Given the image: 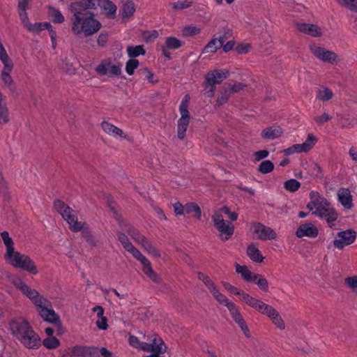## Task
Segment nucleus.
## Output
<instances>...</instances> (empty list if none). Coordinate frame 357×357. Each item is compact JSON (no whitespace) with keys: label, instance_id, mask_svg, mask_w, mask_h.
<instances>
[{"label":"nucleus","instance_id":"f257e3e1","mask_svg":"<svg viewBox=\"0 0 357 357\" xmlns=\"http://www.w3.org/2000/svg\"><path fill=\"white\" fill-rule=\"evenodd\" d=\"M198 278L203 282L213 298L220 305L227 307L233 320L241 328L244 335L248 338L250 337V332L238 307L220 291V289L208 276L202 273H199Z\"/></svg>","mask_w":357,"mask_h":357},{"label":"nucleus","instance_id":"f03ea898","mask_svg":"<svg viewBox=\"0 0 357 357\" xmlns=\"http://www.w3.org/2000/svg\"><path fill=\"white\" fill-rule=\"evenodd\" d=\"M13 284L26 296L34 305L41 318L50 323H56L59 317L52 308L51 303L36 289L28 286L22 279L16 278L13 280Z\"/></svg>","mask_w":357,"mask_h":357},{"label":"nucleus","instance_id":"7ed1b4c3","mask_svg":"<svg viewBox=\"0 0 357 357\" xmlns=\"http://www.w3.org/2000/svg\"><path fill=\"white\" fill-rule=\"evenodd\" d=\"M1 238L6 248L3 258L9 265L23 269L32 275L38 273L34 261L28 255L17 251L14 247V242L8 231L1 233Z\"/></svg>","mask_w":357,"mask_h":357},{"label":"nucleus","instance_id":"20e7f679","mask_svg":"<svg viewBox=\"0 0 357 357\" xmlns=\"http://www.w3.org/2000/svg\"><path fill=\"white\" fill-rule=\"evenodd\" d=\"M309 197L310 200L307 204V208L313 215L325 220L329 227L334 228L335 221L339 217L336 209L317 191L312 190Z\"/></svg>","mask_w":357,"mask_h":357},{"label":"nucleus","instance_id":"39448f33","mask_svg":"<svg viewBox=\"0 0 357 357\" xmlns=\"http://www.w3.org/2000/svg\"><path fill=\"white\" fill-rule=\"evenodd\" d=\"M309 197L310 200L307 204V208L313 215L325 220L329 227L334 228L335 221L339 217L336 209L317 191L312 190Z\"/></svg>","mask_w":357,"mask_h":357},{"label":"nucleus","instance_id":"423d86ee","mask_svg":"<svg viewBox=\"0 0 357 357\" xmlns=\"http://www.w3.org/2000/svg\"><path fill=\"white\" fill-rule=\"evenodd\" d=\"M12 334L27 349H37L40 346V339L33 331L29 323L24 319H16L9 323Z\"/></svg>","mask_w":357,"mask_h":357},{"label":"nucleus","instance_id":"0eeeda50","mask_svg":"<svg viewBox=\"0 0 357 357\" xmlns=\"http://www.w3.org/2000/svg\"><path fill=\"white\" fill-rule=\"evenodd\" d=\"M72 32L75 36H93L101 28V23L91 13L75 11L72 17Z\"/></svg>","mask_w":357,"mask_h":357},{"label":"nucleus","instance_id":"6e6552de","mask_svg":"<svg viewBox=\"0 0 357 357\" xmlns=\"http://www.w3.org/2000/svg\"><path fill=\"white\" fill-rule=\"evenodd\" d=\"M119 240L123 246V248L130 252L132 255L139 261L143 266V272L147 275L151 280L155 282H160V278L156 273L153 271L151 268V263L149 259L144 256L137 248H135L132 244L129 241L128 237L124 234H119Z\"/></svg>","mask_w":357,"mask_h":357},{"label":"nucleus","instance_id":"1a4fd4ad","mask_svg":"<svg viewBox=\"0 0 357 357\" xmlns=\"http://www.w3.org/2000/svg\"><path fill=\"white\" fill-rule=\"evenodd\" d=\"M54 206L63 219L67 222L72 231L78 232L81 231L84 226V222L78 221L77 211L61 200H56L54 202Z\"/></svg>","mask_w":357,"mask_h":357},{"label":"nucleus","instance_id":"9d476101","mask_svg":"<svg viewBox=\"0 0 357 357\" xmlns=\"http://www.w3.org/2000/svg\"><path fill=\"white\" fill-rule=\"evenodd\" d=\"M258 312L266 315L280 330H284L286 325L280 313L273 306L268 305L262 301L257 298L251 307Z\"/></svg>","mask_w":357,"mask_h":357},{"label":"nucleus","instance_id":"9b49d317","mask_svg":"<svg viewBox=\"0 0 357 357\" xmlns=\"http://www.w3.org/2000/svg\"><path fill=\"white\" fill-rule=\"evenodd\" d=\"M229 71L226 69H215L209 71L205 77L206 95L213 97L215 91V85L220 84L229 77Z\"/></svg>","mask_w":357,"mask_h":357},{"label":"nucleus","instance_id":"f8f14e48","mask_svg":"<svg viewBox=\"0 0 357 357\" xmlns=\"http://www.w3.org/2000/svg\"><path fill=\"white\" fill-rule=\"evenodd\" d=\"M190 99V96L186 94L179 105L181 117L177 122V136L181 139L185 137L190 123V115L188 111Z\"/></svg>","mask_w":357,"mask_h":357},{"label":"nucleus","instance_id":"ddd939ff","mask_svg":"<svg viewBox=\"0 0 357 357\" xmlns=\"http://www.w3.org/2000/svg\"><path fill=\"white\" fill-rule=\"evenodd\" d=\"M215 228L219 232L222 241L229 240L234 233V226L231 222L225 220L220 212H215L212 216Z\"/></svg>","mask_w":357,"mask_h":357},{"label":"nucleus","instance_id":"4468645a","mask_svg":"<svg viewBox=\"0 0 357 357\" xmlns=\"http://www.w3.org/2000/svg\"><path fill=\"white\" fill-rule=\"evenodd\" d=\"M254 237L261 241H271L277 238V233L271 227L260 222H252L250 228Z\"/></svg>","mask_w":357,"mask_h":357},{"label":"nucleus","instance_id":"2eb2a0df","mask_svg":"<svg viewBox=\"0 0 357 357\" xmlns=\"http://www.w3.org/2000/svg\"><path fill=\"white\" fill-rule=\"evenodd\" d=\"M317 142V137L313 134L309 133L307 136L306 140L303 143L294 144L293 146L285 149L283 151V153L287 155L294 153H307L314 146Z\"/></svg>","mask_w":357,"mask_h":357},{"label":"nucleus","instance_id":"dca6fc26","mask_svg":"<svg viewBox=\"0 0 357 357\" xmlns=\"http://www.w3.org/2000/svg\"><path fill=\"white\" fill-rule=\"evenodd\" d=\"M95 70L100 76H119L121 73V65L115 63L110 59H105L96 66Z\"/></svg>","mask_w":357,"mask_h":357},{"label":"nucleus","instance_id":"f3484780","mask_svg":"<svg viewBox=\"0 0 357 357\" xmlns=\"http://www.w3.org/2000/svg\"><path fill=\"white\" fill-rule=\"evenodd\" d=\"M356 238V233L354 230L349 229L339 231L333 241L334 246L340 250L345 246L353 243Z\"/></svg>","mask_w":357,"mask_h":357},{"label":"nucleus","instance_id":"a211bd4d","mask_svg":"<svg viewBox=\"0 0 357 357\" xmlns=\"http://www.w3.org/2000/svg\"><path fill=\"white\" fill-rule=\"evenodd\" d=\"M221 284L229 293L238 296L241 302L244 303L250 307L252 305H253L254 303L257 300V298L246 293L243 290L238 289L228 282L222 281L221 282Z\"/></svg>","mask_w":357,"mask_h":357},{"label":"nucleus","instance_id":"6ab92c4d","mask_svg":"<svg viewBox=\"0 0 357 357\" xmlns=\"http://www.w3.org/2000/svg\"><path fill=\"white\" fill-rule=\"evenodd\" d=\"M312 53L319 60L333 64L336 62L337 54L331 50L317 45L310 47Z\"/></svg>","mask_w":357,"mask_h":357},{"label":"nucleus","instance_id":"aec40b11","mask_svg":"<svg viewBox=\"0 0 357 357\" xmlns=\"http://www.w3.org/2000/svg\"><path fill=\"white\" fill-rule=\"evenodd\" d=\"M100 127L104 132L115 139L128 140L130 139L128 135L124 132L121 128L108 121H102L100 124Z\"/></svg>","mask_w":357,"mask_h":357},{"label":"nucleus","instance_id":"412c9836","mask_svg":"<svg viewBox=\"0 0 357 357\" xmlns=\"http://www.w3.org/2000/svg\"><path fill=\"white\" fill-rule=\"evenodd\" d=\"M319 234V229L314 223L307 222L301 225L296 231L298 238L307 237L314 238Z\"/></svg>","mask_w":357,"mask_h":357},{"label":"nucleus","instance_id":"4be33fe9","mask_svg":"<svg viewBox=\"0 0 357 357\" xmlns=\"http://www.w3.org/2000/svg\"><path fill=\"white\" fill-rule=\"evenodd\" d=\"M98 348L87 346H75L68 349V357H89L95 356Z\"/></svg>","mask_w":357,"mask_h":357},{"label":"nucleus","instance_id":"5701e85b","mask_svg":"<svg viewBox=\"0 0 357 357\" xmlns=\"http://www.w3.org/2000/svg\"><path fill=\"white\" fill-rule=\"evenodd\" d=\"M150 343H147L149 350L146 352H152L158 354H163L167 351V347L162 339L158 335H153L150 338Z\"/></svg>","mask_w":357,"mask_h":357},{"label":"nucleus","instance_id":"b1692460","mask_svg":"<svg viewBox=\"0 0 357 357\" xmlns=\"http://www.w3.org/2000/svg\"><path fill=\"white\" fill-rule=\"evenodd\" d=\"M337 200L346 209L353 207V199L351 192L348 188H341L337 192Z\"/></svg>","mask_w":357,"mask_h":357},{"label":"nucleus","instance_id":"393cba45","mask_svg":"<svg viewBox=\"0 0 357 357\" xmlns=\"http://www.w3.org/2000/svg\"><path fill=\"white\" fill-rule=\"evenodd\" d=\"M299 31L310 35L313 37H317L321 35V29L315 24L307 23H298L296 25Z\"/></svg>","mask_w":357,"mask_h":357},{"label":"nucleus","instance_id":"a878e982","mask_svg":"<svg viewBox=\"0 0 357 357\" xmlns=\"http://www.w3.org/2000/svg\"><path fill=\"white\" fill-rule=\"evenodd\" d=\"M282 133L283 130L280 126H273L264 129L261 136L264 139L273 140L280 137Z\"/></svg>","mask_w":357,"mask_h":357},{"label":"nucleus","instance_id":"bb28decb","mask_svg":"<svg viewBox=\"0 0 357 357\" xmlns=\"http://www.w3.org/2000/svg\"><path fill=\"white\" fill-rule=\"evenodd\" d=\"M13 70H1L0 78L3 83V86L10 90L13 91L15 88V83L11 76Z\"/></svg>","mask_w":357,"mask_h":357},{"label":"nucleus","instance_id":"cd10ccee","mask_svg":"<svg viewBox=\"0 0 357 357\" xmlns=\"http://www.w3.org/2000/svg\"><path fill=\"white\" fill-rule=\"evenodd\" d=\"M247 255L252 261L257 263L262 262L264 259L255 243H251L248 246Z\"/></svg>","mask_w":357,"mask_h":357},{"label":"nucleus","instance_id":"c85d7f7f","mask_svg":"<svg viewBox=\"0 0 357 357\" xmlns=\"http://www.w3.org/2000/svg\"><path fill=\"white\" fill-rule=\"evenodd\" d=\"M98 4L105 11L107 17L110 18L114 17L117 9L114 3L109 0H98Z\"/></svg>","mask_w":357,"mask_h":357},{"label":"nucleus","instance_id":"c756f323","mask_svg":"<svg viewBox=\"0 0 357 357\" xmlns=\"http://www.w3.org/2000/svg\"><path fill=\"white\" fill-rule=\"evenodd\" d=\"M223 43L222 38H213L204 47L202 53H215L222 46Z\"/></svg>","mask_w":357,"mask_h":357},{"label":"nucleus","instance_id":"7c9ffc66","mask_svg":"<svg viewBox=\"0 0 357 357\" xmlns=\"http://www.w3.org/2000/svg\"><path fill=\"white\" fill-rule=\"evenodd\" d=\"M236 271L241 275L243 280L252 282L256 276V273L252 272L246 266L236 265Z\"/></svg>","mask_w":357,"mask_h":357},{"label":"nucleus","instance_id":"2f4dec72","mask_svg":"<svg viewBox=\"0 0 357 357\" xmlns=\"http://www.w3.org/2000/svg\"><path fill=\"white\" fill-rule=\"evenodd\" d=\"M52 24L50 22H36V23H30L29 26L26 28V29L32 33H39L42 31L47 29L48 30Z\"/></svg>","mask_w":357,"mask_h":357},{"label":"nucleus","instance_id":"473e14b6","mask_svg":"<svg viewBox=\"0 0 357 357\" xmlns=\"http://www.w3.org/2000/svg\"><path fill=\"white\" fill-rule=\"evenodd\" d=\"M82 235L84 238L86 239V242L91 246H96L98 243V238L94 236L91 229L84 222V226L81 229Z\"/></svg>","mask_w":357,"mask_h":357},{"label":"nucleus","instance_id":"72a5a7b5","mask_svg":"<svg viewBox=\"0 0 357 357\" xmlns=\"http://www.w3.org/2000/svg\"><path fill=\"white\" fill-rule=\"evenodd\" d=\"M48 15L54 23L61 24L65 21V17L61 12L53 6L48 7Z\"/></svg>","mask_w":357,"mask_h":357},{"label":"nucleus","instance_id":"f704fd0d","mask_svg":"<svg viewBox=\"0 0 357 357\" xmlns=\"http://www.w3.org/2000/svg\"><path fill=\"white\" fill-rule=\"evenodd\" d=\"M128 342L132 347L138 350H142L144 351H146V350H149L147 343L140 342L136 336L129 335Z\"/></svg>","mask_w":357,"mask_h":357},{"label":"nucleus","instance_id":"c9c22d12","mask_svg":"<svg viewBox=\"0 0 357 357\" xmlns=\"http://www.w3.org/2000/svg\"><path fill=\"white\" fill-rule=\"evenodd\" d=\"M181 31L183 37L188 38L199 34L201 29L197 26L188 25L183 26Z\"/></svg>","mask_w":357,"mask_h":357},{"label":"nucleus","instance_id":"e433bc0d","mask_svg":"<svg viewBox=\"0 0 357 357\" xmlns=\"http://www.w3.org/2000/svg\"><path fill=\"white\" fill-rule=\"evenodd\" d=\"M135 11V6L132 1L126 0L123 2L122 8L123 17H129L132 16Z\"/></svg>","mask_w":357,"mask_h":357},{"label":"nucleus","instance_id":"4c0bfd02","mask_svg":"<svg viewBox=\"0 0 357 357\" xmlns=\"http://www.w3.org/2000/svg\"><path fill=\"white\" fill-rule=\"evenodd\" d=\"M195 213L197 220L201 219L202 211L200 207L195 203L190 202L185 204V214Z\"/></svg>","mask_w":357,"mask_h":357},{"label":"nucleus","instance_id":"58836bf2","mask_svg":"<svg viewBox=\"0 0 357 357\" xmlns=\"http://www.w3.org/2000/svg\"><path fill=\"white\" fill-rule=\"evenodd\" d=\"M128 234L137 243L140 244L142 247L149 241L144 236L141 234L135 228H130L128 230Z\"/></svg>","mask_w":357,"mask_h":357},{"label":"nucleus","instance_id":"ea45409f","mask_svg":"<svg viewBox=\"0 0 357 357\" xmlns=\"http://www.w3.org/2000/svg\"><path fill=\"white\" fill-rule=\"evenodd\" d=\"M59 68L66 73L73 75L75 73V68L67 59H61L59 63Z\"/></svg>","mask_w":357,"mask_h":357},{"label":"nucleus","instance_id":"a19ab883","mask_svg":"<svg viewBox=\"0 0 357 357\" xmlns=\"http://www.w3.org/2000/svg\"><path fill=\"white\" fill-rule=\"evenodd\" d=\"M128 55L130 58H135L140 55H144L145 51L142 45H137L135 47L129 46L127 48Z\"/></svg>","mask_w":357,"mask_h":357},{"label":"nucleus","instance_id":"79ce46f5","mask_svg":"<svg viewBox=\"0 0 357 357\" xmlns=\"http://www.w3.org/2000/svg\"><path fill=\"white\" fill-rule=\"evenodd\" d=\"M333 97V93L328 88H321L317 91V98L322 101H328Z\"/></svg>","mask_w":357,"mask_h":357},{"label":"nucleus","instance_id":"37998d69","mask_svg":"<svg viewBox=\"0 0 357 357\" xmlns=\"http://www.w3.org/2000/svg\"><path fill=\"white\" fill-rule=\"evenodd\" d=\"M252 282L257 284L263 291L267 292L268 291V282L263 275L257 274Z\"/></svg>","mask_w":357,"mask_h":357},{"label":"nucleus","instance_id":"c03bdc74","mask_svg":"<svg viewBox=\"0 0 357 357\" xmlns=\"http://www.w3.org/2000/svg\"><path fill=\"white\" fill-rule=\"evenodd\" d=\"M301 187V183L294 178H291L284 182V188L286 190L294 192Z\"/></svg>","mask_w":357,"mask_h":357},{"label":"nucleus","instance_id":"a18cd8bd","mask_svg":"<svg viewBox=\"0 0 357 357\" xmlns=\"http://www.w3.org/2000/svg\"><path fill=\"white\" fill-rule=\"evenodd\" d=\"M166 46L170 50H177L181 46V42L175 37H167L165 40Z\"/></svg>","mask_w":357,"mask_h":357},{"label":"nucleus","instance_id":"49530a36","mask_svg":"<svg viewBox=\"0 0 357 357\" xmlns=\"http://www.w3.org/2000/svg\"><path fill=\"white\" fill-rule=\"evenodd\" d=\"M273 163L270 160H264L259 165V171L262 174H268L273 171Z\"/></svg>","mask_w":357,"mask_h":357},{"label":"nucleus","instance_id":"de8ad7c7","mask_svg":"<svg viewBox=\"0 0 357 357\" xmlns=\"http://www.w3.org/2000/svg\"><path fill=\"white\" fill-rule=\"evenodd\" d=\"M344 284L349 289H351L354 293L357 294V276L356 275L347 277L344 279Z\"/></svg>","mask_w":357,"mask_h":357},{"label":"nucleus","instance_id":"09e8293b","mask_svg":"<svg viewBox=\"0 0 357 357\" xmlns=\"http://www.w3.org/2000/svg\"><path fill=\"white\" fill-rule=\"evenodd\" d=\"M59 340L55 337H50L43 340V345L48 349H54L59 347Z\"/></svg>","mask_w":357,"mask_h":357},{"label":"nucleus","instance_id":"8fccbe9b","mask_svg":"<svg viewBox=\"0 0 357 357\" xmlns=\"http://www.w3.org/2000/svg\"><path fill=\"white\" fill-rule=\"evenodd\" d=\"M231 93L227 89V88L224 85L222 88V90L220 91V94L219 95L218 99H217V104L218 105H222L224 103H225L227 100L229 99V94Z\"/></svg>","mask_w":357,"mask_h":357},{"label":"nucleus","instance_id":"3c124183","mask_svg":"<svg viewBox=\"0 0 357 357\" xmlns=\"http://www.w3.org/2000/svg\"><path fill=\"white\" fill-rule=\"evenodd\" d=\"M139 61L137 59H130L126 66V71L129 75H132L134 73L135 70L139 66Z\"/></svg>","mask_w":357,"mask_h":357},{"label":"nucleus","instance_id":"603ef678","mask_svg":"<svg viewBox=\"0 0 357 357\" xmlns=\"http://www.w3.org/2000/svg\"><path fill=\"white\" fill-rule=\"evenodd\" d=\"M339 3L343 5L353 12H357V0H336Z\"/></svg>","mask_w":357,"mask_h":357},{"label":"nucleus","instance_id":"864d4df0","mask_svg":"<svg viewBox=\"0 0 357 357\" xmlns=\"http://www.w3.org/2000/svg\"><path fill=\"white\" fill-rule=\"evenodd\" d=\"M9 121V112L7 105L0 107V124H6Z\"/></svg>","mask_w":357,"mask_h":357},{"label":"nucleus","instance_id":"5fc2aeb1","mask_svg":"<svg viewBox=\"0 0 357 357\" xmlns=\"http://www.w3.org/2000/svg\"><path fill=\"white\" fill-rule=\"evenodd\" d=\"M215 212H220L222 215L223 213L227 215L228 218L231 221H235L238 218V214L236 212L231 211L227 206H222L221 208L216 211Z\"/></svg>","mask_w":357,"mask_h":357},{"label":"nucleus","instance_id":"6e6d98bb","mask_svg":"<svg viewBox=\"0 0 357 357\" xmlns=\"http://www.w3.org/2000/svg\"><path fill=\"white\" fill-rule=\"evenodd\" d=\"M26 10L27 9L19 10V17H20V21H21L22 25L24 26L25 29L31 23V22L29 21V17H28V13L26 12Z\"/></svg>","mask_w":357,"mask_h":357},{"label":"nucleus","instance_id":"4d7b16f0","mask_svg":"<svg viewBox=\"0 0 357 357\" xmlns=\"http://www.w3.org/2000/svg\"><path fill=\"white\" fill-rule=\"evenodd\" d=\"M225 86L227 88L230 93H236L242 90L245 86V85L241 82H238L234 84H225Z\"/></svg>","mask_w":357,"mask_h":357},{"label":"nucleus","instance_id":"13d9d810","mask_svg":"<svg viewBox=\"0 0 357 357\" xmlns=\"http://www.w3.org/2000/svg\"><path fill=\"white\" fill-rule=\"evenodd\" d=\"M143 248L151 255L155 257H160V253L158 249H156L153 245H152L149 241L144 244Z\"/></svg>","mask_w":357,"mask_h":357},{"label":"nucleus","instance_id":"bf43d9fd","mask_svg":"<svg viewBox=\"0 0 357 357\" xmlns=\"http://www.w3.org/2000/svg\"><path fill=\"white\" fill-rule=\"evenodd\" d=\"M96 325L98 329L105 331L108 328L107 318L104 316L100 319H96Z\"/></svg>","mask_w":357,"mask_h":357},{"label":"nucleus","instance_id":"052dcab7","mask_svg":"<svg viewBox=\"0 0 357 357\" xmlns=\"http://www.w3.org/2000/svg\"><path fill=\"white\" fill-rule=\"evenodd\" d=\"M49 32V35L51 39V43H52V49H56L57 46V40H56V31L52 26V25L50 26V28L47 30Z\"/></svg>","mask_w":357,"mask_h":357},{"label":"nucleus","instance_id":"680f3d73","mask_svg":"<svg viewBox=\"0 0 357 357\" xmlns=\"http://www.w3.org/2000/svg\"><path fill=\"white\" fill-rule=\"evenodd\" d=\"M174 213L176 215H183L185 214V205H182L180 202H177L173 204Z\"/></svg>","mask_w":357,"mask_h":357},{"label":"nucleus","instance_id":"e2e57ef3","mask_svg":"<svg viewBox=\"0 0 357 357\" xmlns=\"http://www.w3.org/2000/svg\"><path fill=\"white\" fill-rule=\"evenodd\" d=\"M250 49V45L249 43L238 44L235 47V50L238 54H245L249 52Z\"/></svg>","mask_w":357,"mask_h":357},{"label":"nucleus","instance_id":"0e129e2a","mask_svg":"<svg viewBox=\"0 0 357 357\" xmlns=\"http://www.w3.org/2000/svg\"><path fill=\"white\" fill-rule=\"evenodd\" d=\"M158 36L159 34L157 31H151L144 33L143 38L146 42H150L158 38Z\"/></svg>","mask_w":357,"mask_h":357},{"label":"nucleus","instance_id":"69168bd1","mask_svg":"<svg viewBox=\"0 0 357 357\" xmlns=\"http://www.w3.org/2000/svg\"><path fill=\"white\" fill-rule=\"evenodd\" d=\"M191 2L189 1H179L172 3L173 8L175 9H185L190 7Z\"/></svg>","mask_w":357,"mask_h":357},{"label":"nucleus","instance_id":"338daca9","mask_svg":"<svg viewBox=\"0 0 357 357\" xmlns=\"http://www.w3.org/2000/svg\"><path fill=\"white\" fill-rule=\"evenodd\" d=\"M331 117L326 113H324L320 116H316L314 118L316 123L319 125L324 124L330 121Z\"/></svg>","mask_w":357,"mask_h":357},{"label":"nucleus","instance_id":"774afa93","mask_svg":"<svg viewBox=\"0 0 357 357\" xmlns=\"http://www.w3.org/2000/svg\"><path fill=\"white\" fill-rule=\"evenodd\" d=\"M342 125L343 127H356L357 126V117H351V119H347L342 121Z\"/></svg>","mask_w":357,"mask_h":357}]
</instances>
